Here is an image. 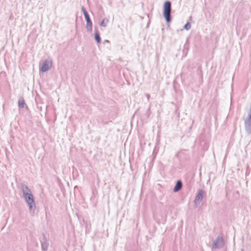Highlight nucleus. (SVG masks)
<instances>
[{
    "instance_id": "f257e3e1",
    "label": "nucleus",
    "mask_w": 251,
    "mask_h": 251,
    "mask_svg": "<svg viewBox=\"0 0 251 251\" xmlns=\"http://www.w3.org/2000/svg\"><path fill=\"white\" fill-rule=\"evenodd\" d=\"M171 2L170 1H166L163 4V15L166 22L167 23L171 22L172 20L171 17Z\"/></svg>"
},
{
    "instance_id": "f03ea898",
    "label": "nucleus",
    "mask_w": 251,
    "mask_h": 251,
    "mask_svg": "<svg viewBox=\"0 0 251 251\" xmlns=\"http://www.w3.org/2000/svg\"><path fill=\"white\" fill-rule=\"evenodd\" d=\"M23 198L27 203L30 211H35L36 205L32 194L23 195Z\"/></svg>"
},
{
    "instance_id": "7ed1b4c3",
    "label": "nucleus",
    "mask_w": 251,
    "mask_h": 251,
    "mask_svg": "<svg viewBox=\"0 0 251 251\" xmlns=\"http://www.w3.org/2000/svg\"><path fill=\"white\" fill-rule=\"evenodd\" d=\"M81 10L84 16L85 19L86 21V28L88 31L92 32V22L89 16V15L84 6L81 7Z\"/></svg>"
},
{
    "instance_id": "20e7f679",
    "label": "nucleus",
    "mask_w": 251,
    "mask_h": 251,
    "mask_svg": "<svg viewBox=\"0 0 251 251\" xmlns=\"http://www.w3.org/2000/svg\"><path fill=\"white\" fill-rule=\"evenodd\" d=\"M224 240L222 236L219 235L216 239L213 241L212 248L213 249H221L224 246Z\"/></svg>"
},
{
    "instance_id": "39448f33",
    "label": "nucleus",
    "mask_w": 251,
    "mask_h": 251,
    "mask_svg": "<svg viewBox=\"0 0 251 251\" xmlns=\"http://www.w3.org/2000/svg\"><path fill=\"white\" fill-rule=\"evenodd\" d=\"M43 238L40 239L42 251H47L49 246V240L44 233L42 234Z\"/></svg>"
},
{
    "instance_id": "423d86ee",
    "label": "nucleus",
    "mask_w": 251,
    "mask_h": 251,
    "mask_svg": "<svg viewBox=\"0 0 251 251\" xmlns=\"http://www.w3.org/2000/svg\"><path fill=\"white\" fill-rule=\"evenodd\" d=\"M51 62H49L48 60H45L42 63L41 67L40 68V72L45 73L48 71L51 66Z\"/></svg>"
},
{
    "instance_id": "0eeeda50",
    "label": "nucleus",
    "mask_w": 251,
    "mask_h": 251,
    "mask_svg": "<svg viewBox=\"0 0 251 251\" xmlns=\"http://www.w3.org/2000/svg\"><path fill=\"white\" fill-rule=\"evenodd\" d=\"M204 194V191L202 189H200L198 191V194H197L195 200L194 202L196 205H198L200 204V202L201 201L203 198V195Z\"/></svg>"
},
{
    "instance_id": "6e6552de",
    "label": "nucleus",
    "mask_w": 251,
    "mask_h": 251,
    "mask_svg": "<svg viewBox=\"0 0 251 251\" xmlns=\"http://www.w3.org/2000/svg\"><path fill=\"white\" fill-rule=\"evenodd\" d=\"M21 189L23 192V196L25 195L32 194L30 189L25 184H21Z\"/></svg>"
},
{
    "instance_id": "1a4fd4ad",
    "label": "nucleus",
    "mask_w": 251,
    "mask_h": 251,
    "mask_svg": "<svg viewBox=\"0 0 251 251\" xmlns=\"http://www.w3.org/2000/svg\"><path fill=\"white\" fill-rule=\"evenodd\" d=\"M182 187V183L180 180H177L176 185L174 188L173 191L175 192L179 191Z\"/></svg>"
},
{
    "instance_id": "9d476101",
    "label": "nucleus",
    "mask_w": 251,
    "mask_h": 251,
    "mask_svg": "<svg viewBox=\"0 0 251 251\" xmlns=\"http://www.w3.org/2000/svg\"><path fill=\"white\" fill-rule=\"evenodd\" d=\"M94 37H95V39L96 41L98 43H100L101 42V38H100V35L97 30L95 31Z\"/></svg>"
},
{
    "instance_id": "9b49d317",
    "label": "nucleus",
    "mask_w": 251,
    "mask_h": 251,
    "mask_svg": "<svg viewBox=\"0 0 251 251\" xmlns=\"http://www.w3.org/2000/svg\"><path fill=\"white\" fill-rule=\"evenodd\" d=\"M25 101L23 98H20L18 100V105L20 107L24 108L25 106Z\"/></svg>"
},
{
    "instance_id": "f8f14e48",
    "label": "nucleus",
    "mask_w": 251,
    "mask_h": 251,
    "mask_svg": "<svg viewBox=\"0 0 251 251\" xmlns=\"http://www.w3.org/2000/svg\"><path fill=\"white\" fill-rule=\"evenodd\" d=\"M191 27L190 23L188 22L183 26V28L186 30H188Z\"/></svg>"
},
{
    "instance_id": "ddd939ff",
    "label": "nucleus",
    "mask_w": 251,
    "mask_h": 251,
    "mask_svg": "<svg viewBox=\"0 0 251 251\" xmlns=\"http://www.w3.org/2000/svg\"><path fill=\"white\" fill-rule=\"evenodd\" d=\"M105 19H104L102 20V21L100 23V25L101 26L105 27L106 26V24L105 23ZM106 22H108V21L107 19L106 20Z\"/></svg>"
},
{
    "instance_id": "4468645a",
    "label": "nucleus",
    "mask_w": 251,
    "mask_h": 251,
    "mask_svg": "<svg viewBox=\"0 0 251 251\" xmlns=\"http://www.w3.org/2000/svg\"><path fill=\"white\" fill-rule=\"evenodd\" d=\"M146 97H147V99H148V101H149V100H150V94H147L146 95Z\"/></svg>"
},
{
    "instance_id": "2eb2a0df",
    "label": "nucleus",
    "mask_w": 251,
    "mask_h": 251,
    "mask_svg": "<svg viewBox=\"0 0 251 251\" xmlns=\"http://www.w3.org/2000/svg\"><path fill=\"white\" fill-rule=\"evenodd\" d=\"M104 42H105L106 43H109V41L108 40H105Z\"/></svg>"
},
{
    "instance_id": "dca6fc26",
    "label": "nucleus",
    "mask_w": 251,
    "mask_h": 251,
    "mask_svg": "<svg viewBox=\"0 0 251 251\" xmlns=\"http://www.w3.org/2000/svg\"><path fill=\"white\" fill-rule=\"evenodd\" d=\"M192 18V17H191V16H190V17H189V20H191Z\"/></svg>"
},
{
    "instance_id": "f3484780",
    "label": "nucleus",
    "mask_w": 251,
    "mask_h": 251,
    "mask_svg": "<svg viewBox=\"0 0 251 251\" xmlns=\"http://www.w3.org/2000/svg\"><path fill=\"white\" fill-rule=\"evenodd\" d=\"M242 251H243V250H242Z\"/></svg>"
}]
</instances>
